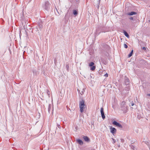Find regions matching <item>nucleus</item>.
<instances>
[{
	"label": "nucleus",
	"mask_w": 150,
	"mask_h": 150,
	"mask_svg": "<svg viewBox=\"0 0 150 150\" xmlns=\"http://www.w3.org/2000/svg\"><path fill=\"white\" fill-rule=\"evenodd\" d=\"M42 25H42V24H40L39 25V28L40 29H41L42 28Z\"/></svg>",
	"instance_id": "obj_18"
},
{
	"label": "nucleus",
	"mask_w": 150,
	"mask_h": 150,
	"mask_svg": "<svg viewBox=\"0 0 150 150\" xmlns=\"http://www.w3.org/2000/svg\"><path fill=\"white\" fill-rule=\"evenodd\" d=\"M100 112L101 113V115L102 117L103 120H104L105 118V117L104 115V113L103 111V108H102L100 109Z\"/></svg>",
	"instance_id": "obj_6"
},
{
	"label": "nucleus",
	"mask_w": 150,
	"mask_h": 150,
	"mask_svg": "<svg viewBox=\"0 0 150 150\" xmlns=\"http://www.w3.org/2000/svg\"><path fill=\"white\" fill-rule=\"evenodd\" d=\"M121 108L122 110H125L127 109V106L126 105L125 102H122L121 104Z\"/></svg>",
	"instance_id": "obj_2"
},
{
	"label": "nucleus",
	"mask_w": 150,
	"mask_h": 150,
	"mask_svg": "<svg viewBox=\"0 0 150 150\" xmlns=\"http://www.w3.org/2000/svg\"><path fill=\"white\" fill-rule=\"evenodd\" d=\"M54 62L55 63L56 62V59L54 60Z\"/></svg>",
	"instance_id": "obj_28"
},
{
	"label": "nucleus",
	"mask_w": 150,
	"mask_h": 150,
	"mask_svg": "<svg viewBox=\"0 0 150 150\" xmlns=\"http://www.w3.org/2000/svg\"><path fill=\"white\" fill-rule=\"evenodd\" d=\"M94 64L93 62H91L89 64V67H92L93 66Z\"/></svg>",
	"instance_id": "obj_16"
},
{
	"label": "nucleus",
	"mask_w": 150,
	"mask_h": 150,
	"mask_svg": "<svg viewBox=\"0 0 150 150\" xmlns=\"http://www.w3.org/2000/svg\"><path fill=\"white\" fill-rule=\"evenodd\" d=\"M137 14V13L135 12L134 11H132L131 12H130L128 14V15H130V16H132L133 15H135Z\"/></svg>",
	"instance_id": "obj_11"
},
{
	"label": "nucleus",
	"mask_w": 150,
	"mask_h": 150,
	"mask_svg": "<svg viewBox=\"0 0 150 150\" xmlns=\"http://www.w3.org/2000/svg\"><path fill=\"white\" fill-rule=\"evenodd\" d=\"M131 148L132 149H134V146H133V145H131Z\"/></svg>",
	"instance_id": "obj_26"
},
{
	"label": "nucleus",
	"mask_w": 150,
	"mask_h": 150,
	"mask_svg": "<svg viewBox=\"0 0 150 150\" xmlns=\"http://www.w3.org/2000/svg\"><path fill=\"white\" fill-rule=\"evenodd\" d=\"M96 67L95 66H93L91 68V70L92 71H94L95 70Z\"/></svg>",
	"instance_id": "obj_17"
},
{
	"label": "nucleus",
	"mask_w": 150,
	"mask_h": 150,
	"mask_svg": "<svg viewBox=\"0 0 150 150\" xmlns=\"http://www.w3.org/2000/svg\"><path fill=\"white\" fill-rule=\"evenodd\" d=\"M142 49L144 50H146V48L144 47L142 48Z\"/></svg>",
	"instance_id": "obj_25"
},
{
	"label": "nucleus",
	"mask_w": 150,
	"mask_h": 150,
	"mask_svg": "<svg viewBox=\"0 0 150 150\" xmlns=\"http://www.w3.org/2000/svg\"><path fill=\"white\" fill-rule=\"evenodd\" d=\"M51 108V106L50 105H49V108H48V112H49L50 113V109Z\"/></svg>",
	"instance_id": "obj_19"
},
{
	"label": "nucleus",
	"mask_w": 150,
	"mask_h": 150,
	"mask_svg": "<svg viewBox=\"0 0 150 150\" xmlns=\"http://www.w3.org/2000/svg\"><path fill=\"white\" fill-rule=\"evenodd\" d=\"M83 138L84 140L86 142H88L89 141V139L87 136H84L83 137Z\"/></svg>",
	"instance_id": "obj_12"
},
{
	"label": "nucleus",
	"mask_w": 150,
	"mask_h": 150,
	"mask_svg": "<svg viewBox=\"0 0 150 150\" xmlns=\"http://www.w3.org/2000/svg\"><path fill=\"white\" fill-rule=\"evenodd\" d=\"M147 96H150V94H147Z\"/></svg>",
	"instance_id": "obj_29"
},
{
	"label": "nucleus",
	"mask_w": 150,
	"mask_h": 150,
	"mask_svg": "<svg viewBox=\"0 0 150 150\" xmlns=\"http://www.w3.org/2000/svg\"><path fill=\"white\" fill-rule=\"evenodd\" d=\"M130 87L129 86H127L126 88L125 89H124L123 91H122V94L123 95L124 94V95L128 93V91L130 90Z\"/></svg>",
	"instance_id": "obj_3"
},
{
	"label": "nucleus",
	"mask_w": 150,
	"mask_h": 150,
	"mask_svg": "<svg viewBox=\"0 0 150 150\" xmlns=\"http://www.w3.org/2000/svg\"><path fill=\"white\" fill-rule=\"evenodd\" d=\"M129 19L131 20H133V17H130L129 18Z\"/></svg>",
	"instance_id": "obj_24"
},
{
	"label": "nucleus",
	"mask_w": 150,
	"mask_h": 150,
	"mask_svg": "<svg viewBox=\"0 0 150 150\" xmlns=\"http://www.w3.org/2000/svg\"><path fill=\"white\" fill-rule=\"evenodd\" d=\"M104 76L105 77H108V74L106 73L105 74H104Z\"/></svg>",
	"instance_id": "obj_22"
},
{
	"label": "nucleus",
	"mask_w": 150,
	"mask_h": 150,
	"mask_svg": "<svg viewBox=\"0 0 150 150\" xmlns=\"http://www.w3.org/2000/svg\"><path fill=\"white\" fill-rule=\"evenodd\" d=\"M124 141V140L123 139H121V142H123Z\"/></svg>",
	"instance_id": "obj_27"
},
{
	"label": "nucleus",
	"mask_w": 150,
	"mask_h": 150,
	"mask_svg": "<svg viewBox=\"0 0 150 150\" xmlns=\"http://www.w3.org/2000/svg\"><path fill=\"white\" fill-rule=\"evenodd\" d=\"M73 13L74 15L75 16L76 15L78 14L76 10H73Z\"/></svg>",
	"instance_id": "obj_15"
},
{
	"label": "nucleus",
	"mask_w": 150,
	"mask_h": 150,
	"mask_svg": "<svg viewBox=\"0 0 150 150\" xmlns=\"http://www.w3.org/2000/svg\"><path fill=\"white\" fill-rule=\"evenodd\" d=\"M85 101L83 98L80 99L79 103V108L80 109V111L82 112L84 111V109L85 108V105L84 104Z\"/></svg>",
	"instance_id": "obj_1"
},
{
	"label": "nucleus",
	"mask_w": 150,
	"mask_h": 150,
	"mask_svg": "<svg viewBox=\"0 0 150 150\" xmlns=\"http://www.w3.org/2000/svg\"><path fill=\"white\" fill-rule=\"evenodd\" d=\"M76 141L80 145H82L83 144V142H82V141L81 140H80V139H77L76 140Z\"/></svg>",
	"instance_id": "obj_10"
},
{
	"label": "nucleus",
	"mask_w": 150,
	"mask_h": 150,
	"mask_svg": "<svg viewBox=\"0 0 150 150\" xmlns=\"http://www.w3.org/2000/svg\"><path fill=\"white\" fill-rule=\"evenodd\" d=\"M50 3L48 1L45 2V6H44V8L46 10H48L49 8V6Z\"/></svg>",
	"instance_id": "obj_5"
},
{
	"label": "nucleus",
	"mask_w": 150,
	"mask_h": 150,
	"mask_svg": "<svg viewBox=\"0 0 150 150\" xmlns=\"http://www.w3.org/2000/svg\"><path fill=\"white\" fill-rule=\"evenodd\" d=\"M112 124L113 125H115L120 128H122V125L116 121H113L112 122Z\"/></svg>",
	"instance_id": "obj_4"
},
{
	"label": "nucleus",
	"mask_w": 150,
	"mask_h": 150,
	"mask_svg": "<svg viewBox=\"0 0 150 150\" xmlns=\"http://www.w3.org/2000/svg\"><path fill=\"white\" fill-rule=\"evenodd\" d=\"M149 21L150 22V20Z\"/></svg>",
	"instance_id": "obj_30"
},
{
	"label": "nucleus",
	"mask_w": 150,
	"mask_h": 150,
	"mask_svg": "<svg viewBox=\"0 0 150 150\" xmlns=\"http://www.w3.org/2000/svg\"><path fill=\"white\" fill-rule=\"evenodd\" d=\"M77 90L78 92H79L81 95H82L84 94V93L85 91V89L84 88L80 90L78 89Z\"/></svg>",
	"instance_id": "obj_7"
},
{
	"label": "nucleus",
	"mask_w": 150,
	"mask_h": 150,
	"mask_svg": "<svg viewBox=\"0 0 150 150\" xmlns=\"http://www.w3.org/2000/svg\"><path fill=\"white\" fill-rule=\"evenodd\" d=\"M124 47L125 48H127L128 47V46L126 44H125L124 45Z\"/></svg>",
	"instance_id": "obj_20"
},
{
	"label": "nucleus",
	"mask_w": 150,
	"mask_h": 150,
	"mask_svg": "<svg viewBox=\"0 0 150 150\" xmlns=\"http://www.w3.org/2000/svg\"><path fill=\"white\" fill-rule=\"evenodd\" d=\"M124 34L125 35L127 38H129V36L128 34L125 31H124Z\"/></svg>",
	"instance_id": "obj_13"
},
{
	"label": "nucleus",
	"mask_w": 150,
	"mask_h": 150,
	"mask_svg": "<svg viewBox=\"0 0 150 150\" xmlns=\"http://www.w3.org/2000/svg\"><path fill=\"white\" fill-rule=\"evenodd\" d=\"M57 126L59 128H60V124L57 123Z\"/></svg>",
	"instance_id": "obj_21"
},
{
	"label": "nucleus",
	"mask_w": 150,
	"mask_h": 150,
	"mask_svg": "<svg viewBox=\"0 0 150 150\" xmlns=\"http://www.w3.org/2000/svg\"><path fill=\"white\" fill-rule=\"evenodd\" d=\"M125 82L126 85H128L129 84V79L126 76L125 77Z\"/></svg>",
	"instance_id": "obj_8"
},
{
	"label": "nucleus",
	"mask_w": 150,
	"mask_h": 150,
	"mask_svg": "<svg viewBox=\"0 0 150 150\" xmlns=\"http://www.w3.org/2000/svg\"><path fill=\"white\" fill-rule=\"evenodd\" d=\"M133 50H132L131 51L130 53L128 55V57H130L132 55L133 53Z\"/></svg>",
	"instance_id": "obj_14"
},
{
	"label": "nucleus",
	"mask_w": 150,
	"mask_h": 150,
	"mask_svg": "<svg viewBox=\"0 0 150 150\" xmlns=\"http://www.w3.org/2000/svg\"><path fill=\"white\" fill-rule=\"evenodd\" d=\"M116 129L114 127L110 128V132L112 134H115L116 132Z\"/></svg>",
	"instance_id": "obj_9"
},
{
	"label": "nucleus",
	"mask_w": 150,
	"mask_h": 150,
	"mask_svg": "<svg viewBox=\"0 0 150 150\" xmlns=\"http://www.w3.org/2000/svg\"><path fill=\"white\" fill-rule=\"evenodd\" d=\"M131 106H132L134 105V103L133 102H132L131 103Z\"/></svg>",
	"instance_id": "obj_23"
}]
</instances>
